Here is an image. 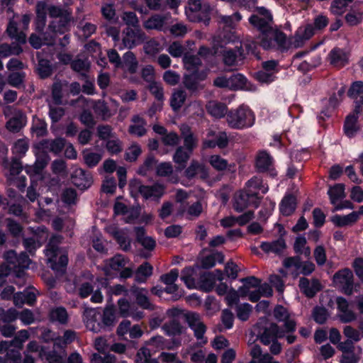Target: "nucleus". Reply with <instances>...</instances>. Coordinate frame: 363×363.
<instances>
[{"instance_id": "obj_6", "label": "nucleus", "mask_w": 363, "mask_h": 363, "mask_svg": "<svg viewBox=\"0 0 363 363\" xmlns=\"http://www.w3.org/2000/svg\"><path fill=\"white\" fill-rule=\"evenodd\" d=\"M211 7L208 3H201V0H189L185 13L187 18L192 22H202L206 26L209 24Z\"/></svg>"}, {"instance_id": "obj_18", "label": "nucleus", "mask_w": 363, "mask_h": 363, "mask_svg": "<svg viewBox=\"0 0 363 363\" xmlns=\"http://www.w3.org/2000/svg\"><path fill=\"white\" fill-rule=\"evenodd\" d=\"M201 272L198 267L184 268L181 273V280L190 289H197Z\"/></svg>"}, {"instance_id": "obj_23", "label": "nucleus", "mask_w": 363, "mask_h": 363, "mask_svg": "<svg viewBox=\"0 0 363 363\" xmlns=\"http://www.w3.org/2000/svg\"><path fill=\"white\" fill-rule=\"evenodd\" d=\"M167 16L155 14L145 21L143 26L147 30L165 31L167 29Z\"/></svg>"}, {"instance_id": "obj_47", "label": "nucleus", "mask_w": 363, "mask_h": 363, "mask_svg": "<svg viewBox=\"0 0 363 363\" xmlns=\"http://www.w3.org/2000/svg\"><path fill=\"white\" fill-rule=\"evenodd\" d=\"M162 330L168 336H177L182 334L185 328H183L176 320L166 323L162 326Z\"/></svg>"}, {"instance_id": "obj_64", "label": "nucleus", "mask_w": 363, "mask_h": 363, "mask_svg": "<svg viewBox=\"0 0 363 363\" xmlns=\"http://www.w3.org/2000/svg\"><path fill=\"white\" fill-rule=\"evenodd\" d=\"M21 355L19 351L11 350L5 357L0 356V363H21Z\"/></svg>"}, {"instance_id": "obj_10", "label": "nucleus", "mask_w": 363, "mask_h": 363, "mask_svg": "<svg viewBox=\"0 0 363 363\" xmlns=\"http://www.w3.org/2000/svg\"><path fill=\"white\" fill-rule=\"evenodd\" d=\"M259 201L258 196L244 189L235 196L233 208L237 212H242L248 206L257 208Z\"/></svg>"}, {"instance_id": "obj_59", "label": "nucleus", "mask_w": 363, "mask_h": 363, "mask_svg": "<svg viewBox=\"0 0 363 363\" xmlns=\"http://www.w3.org/2000/svg\"><path fill=\"white\" fill-rule=\"evenodd\" d=\"M186 94L183 90L175 91L171 98V106L174 110H179L184 104L186 100Z\"/></svg>"}, {"instance_id": "obj_11", "label": "nucleus", "mask_w": 363, "mask_h": 363, "mask_svg": "<svg viewBox=\"0 0 363 363\" xmlns=\"http://www.w3.org/2000/svg\"><path fill=\"white\" fill-rule=\"evenodd\" d=\"M359 116H362L363 118V108L357 103L354 111L347 116L345 121L344 131L347 137H354L359 130Z\"/></svg>"}, {"instance_id": "obj_58", "label": "nucleus", "mask_w": 363, "mask_h": 363, "mask_svg": "<svg viewBox=\"0 0 363 363\" xmlns=\"http://www.w3.org/2000/svg\"><path fill=\"white\" fill-rule=\"evenodd\" d=\"M223 256L220 252L208 255L201 258V264L203 268L209 269L215 266L216 260L223 262Z\"/></svg>"}, {"instance_id": "obj_1", "label": "nucleus", "mask_w": 363, "mask_h": 363, "mask_svg": "<svg viewBox=\"0 0 363 363\" xmlns=\"http://www.w3.org/2000/svg\"><path fill=\"white\" fill-rule=\"evenodd\" d=\"M256 13L250 18V23L261 32L260 45L264 49H284L286 47V35L272 29V16L263 7L257 8Z\"/></svg>"}, {"instance_id": "obj_43", "label": "nucleus", "mask_w": 363, "mask_h": 363, "mask_svg": "<svg viewBox=\"0 0 363 363\" xmlns=\"http://www.w3.org/2000/svg\"><path fill=\"white\" fill-rule=\"evenodd\" d=\"M296 207V198L291 195L286 196L280 204V211L284 216H289L294 213Z\"/></svg>"}, {"instance_id": "obj_54", "label": "nucleus", "mask_w": 363, "mask_h": 363, "mask_svg": "<svg viewBox=\"0 0 363 363\" xmlns=\"http://www.w3.org/2000/svg\"><path fill=\"white\" fill-rule=\"evenodd\" d=\"M102 318L101 323L102 325V330L106 328L113 325L116 321L115 311L111 307H106L101 313Z\"/></svg>"}, {"instance_id": "obj_62", "label": "nucleus", "mask_w": 363, "mask_h": 363, "mask_svg": "<svg viewBox=\"0 0 363 363\" xmlns=\"http://www.w3.org/2000/svg\"><path fill=\"white\" fill-rule=\"evenodd\" d=\"M90 67V62L87 59L77 58L71 62V67L75 72L85 75V72L88 71Z\"/></svg>"}, {"instance_id": "obj_31", "label": "nucleus", "mask_w": 363, "mask_h": 363, "mask_svg": "<svg viewBox=\"0 0 363 363\" xmlns=\"http://www.w3.org/2000/svg\"><path fill=\"white\" fill-rule=\"evenodd\" d=\"M106 230L108 233L113 235L116 238L121 248L127 250L130 247V240L126 238L125 233L123 231L118 230L116 225L112 224L108 225L106 228Z\"/></svg>"}, {"instance_id": "obj_20", "label": "nucleus", "mask_w": 363, "mask_h": 363, "mask_svg": "<svg viewBox=\"0 0 363 363\" xmlns=\"http://www.w3.org/2000/svg\"><path fill=\"white\" fill-rule=\"evenodd\" d=\"M72 182L79 189L84 190L89 188L92 184V177L89 173L81 168L74 169L72 174Z\"/></svg>"}, {"instance_id": "obj_14", "label": "nucleus", "mask_w": 363, "mask_h": 363, "mask_svg": "<svg viewBox=\"0 0 363 363\" xmlns=\"http://www.w3.org/2000/svg\"><path fill=\"white\" fill-rule=\"evenodd\" d=\"M123 44L124 48H132L143 43L146 35L140 27H128L123 33Z\"/></svg>"}, {"instance_id": "obj_27", "label": "nucleus", "mask_w": 363, "mask_h": 363, "mask_svg": "<svg viewBox=\"0 0 363 363\" xmlns=\"http://www.w3.org/2000/svg\"><path fill=\"white\" fill-rule=\"evenodd\" d=\"M336 302L339 311L338 317L342 322L348 323L355 319V314L348 309V303L344 298L338 297Z\"/></svg>"}, {"instance_id": "obj_42", "label": "nucleus", "mask_w": 363, "mask_h": 363, "mask_svg": "<svg viewBox=\"0 0 363 363\" xmlns=\"http://www.w3.org/2000/svg\"><path fill=\"white\" fill-rule=\"evenodd\" d=\"M125 71H128L130 73H135L138 68V62L135 56L131 52H127L123 55V60L121 62V67Z\"/></svg>"}, {"instance_id": "obj_3", "label": "nucleus", "mask_w": 363, "mask_h": 363, "mask_svg": "<svg viewBox=\"0 0 363 363\" xmlns=\"http://www.w3.org/2000/svg\"><path fill=\"white\" fill-rule=\"evenodd\" d=\"M60 242V236H52L45 251L48 262L57 274L65 273L68 263L67 250L59 247Z\"/></svg>"}, {"instance_id": "obj_32", "label": "nucleus", "mask_w": 363, "mask_h": 363, "mask_svg": "<svg viewBox=\"0 0 363 363\" xmlns=\"http://www.w3.org/2000/svg\"><path fill=\"white\" fill-rule=\"evenodd\" d=\"M245 189L250 193L258 196V194H266L268 190V186L263 184L262 180L259 177H253L246 183Z\"/></svg>"}, {"instance_id": "obj_50", "label": "nucleus", "mask_w": 363, "mask_h": 363, "mask_svg": "<svg viewBox=\"0 0 363 363\" xmlns=\"http://www.w3.org/2000/svg\"><path fill=\"white\" fill-rule=\"evenodd\" d=\"M243 286L239 288V292L241 296H247L250 290L257 289L260 281L255 277H250L242 279Z\"/></svg>"}, {"instance_id": "obj_48", "label": "nucleus", "mask_w": 363, "mask_h": 363, "mask_svg": "<svg viewBox=\"0 0 363 363\" xmlns=\"http://www.w3.org/2000/svg\"><path fill=\"white\" fill-rule=\"evenodd\" d=\"M31 264V260L28 257V256L24 253H21L17 258L16 260V266L13 269L18 270H16V277L18 278L24 277V272L23 269H28L30 267V264Z\"/></svg>"}, {"instance_id": "obj_5", "label": "nucleus", "mask_w": 363, "mask_h": 363, "mask_svg": "<svg viewBox=\"0 0 363 363\" xmlns=\"http://www.w3.org/2000/svg\"><path fill=\"white\" fill-rule=\"evenodd\" d=\"M6 32L8 35L15 40L11 45L2 44L0 46V57H7L11 55H18L22 52L21 45L26 42V35L23 31H19L14 20L9 23Z\"/></svg>"}, {"instance_id": "obj_17", "label": "nucleus", "mask_w": 363, "mask_h": 363, "mask_svg": "<svg viewBox=\"0 0 363 363\" xmlns=\"http://www.w3.org/2000/svg\"><path fill=\"white\" fill-rule=\"evenodd\" d=\"M273 313L277 320L284 323V330H282L284 333L293 332L296 330V322L286 308L281 306H277L274 308Z\"/></svg>"}, {"instance_id": "obj_52", "label": "nucleus", "mask_w": 363, "mask_h": 363, "mask_svg": "<svg viewBox=\"0 0 363 363\" xmlns=\"http://www.w3.org/2000/svg\"><path fill=\"white\" fill-rule=\"evenodd\" d=\"M363 18V10L359 8H352L345 16V21L350 26H356Z\"/></svg>"}, {"instance_id": "obj_38", "label": "nucleus", "mask_w": 363, "mask_h": 363, "mask_svg": "<svg viewBox=\"0 0 363 363\" xmlns=\"http://www.w3.org/2000/svg\"><path fill=\"white\" fill-rule=\"evenodd\" d=\"M37 18L35 28L38 32L43 31L46 23V4L40 1L36 6Z\"/></svg>"}, {"instance_id": "obj_37", "label": "nucleus", "mask_w": 363, "mask_h": 363, "mask_svg": "<svg viewBox=\"0 0 363 363\" xmlns=\"http://www.w3.org/2000/svg\"><path fill=\"white\" fill-rule=\"evenodd\" d=\"M301 259L299 257H290L285 258L283 261V265L288 273L294 277L299 275L301 269Z\"/></svg>"}, {"instance_id": "obj_51", "label": "nucleus", "mask_w": 363, "mask_h": 363, "mask_svg": "<svg viewBox=\"0 0 363 363\" xmlns=\"http://www.w3.org/2000/svg\"><path fill=\"white\" fill-rule=\"evenodd\" d=\"M191 153V152L185 149L184 147H179L174 155L173 160L176 164L180 166L181 169H183Z\"/></svg>"}, {"instance_id": "obj_22", "label": "nucleus", "mask_w": 363, "mask_h": 363, "mask_svg": "<svg viewBox=\"0 0 363 363\" xmlns=\"http://www.w3.org/2000/svg\"><path fill=\"white\" fill-rule=\"evenodd\" d=\"M120 313L123 317L131 316L136 320L143 317V313L135 308V305L130 303L125 298H120L118 301Z\"/></svg>"}, {"instance_id": "obj_36", "label": "nucleus", "mask_w": 363, "mask_h": 363, "mask_svg": "<svg viewBox=\"0 0 363 363\" xmlns=\"http://www.w3.org/2000/svg\"><path fill=\"white\" fill-rule=\"evenodd\" d=\"M197 174H199L201 178L205 179L208 177V170L198 162L192 161L185 171V176L191 179Z\"/></svg>"}, {"instance_id": "obj_35", "label": "nucleus", "mask_w": 363, "mask_h": 363, "mask_svg": "<svg viewBox=\"0 0 363 363\" xmlns=\"http://www.w3.org/2000/svg\"><path fill=\"white\" fill-rule=\"evenodd\" d=\"M208 113L214 118H223L227 113V106L225 104L216 101H211L206 105Z\"/></svg>"}, {"instance_id": "obj_7", "label": "nucleus", "mask_w": 363, "mask_h": 363, "mask_svg": "<svg viewBox=\"0 0 363 363\" xmlns=\"http://www.w3.org/2000/svg\"><path fill=\"white\" fill-rule=\"evenodd\" d=\"M285 335L284 332L279 329V327L275 323H271L269 328H267L260 336L261 342L264 345L270 346V352L273 354H278L281 351V345L276 340L279 337H282Z\"/></svg>"}, {"instance_id": "obj_26", "label": "nucleus", "mask_w": 363, "mask_h": 363, "mask_svg": "<svg viewBox=\"0 0 363 363\" xmlns=\"http://www.w3.org/2000/svg\"><path fill=\"white\" fill-rule=\"evenodd\" d=\"M301 291L308 297H313L320 289V284L316 279L310 281L306 278H301L299 280Z\"/></svg>"}, {"instance_id": "obj_57", "label": "nucleus", "mask_w": 363, "mask_h": 363, "mask_svg": "<svg viewBox=\"0 0 363 363\" xmlns=\"http://www.w3.org/2000/svg\"><path fill=\"white\" fill-rule=\"evenodd\" d=\"M183 62L185 68L189 72L197 69L201 63L199 57L196 55H190L189 52L185 53L183 57Z\"/></svg>"}, {"instance_id": "obj_9", "label": "nucleus", "mask_w": 363, "mask_h": 363, "mask_svg": "<svg viewBox=\"0 0 363 363\" xmlns=\"http://www.w3.org/2000/svg\"><path fill=\"white\" fill-rule=\"evenodd\" d=\"M4 114L6 118L10 117L6 125V128L10 131L18 132L26 123V116L11 106H6L4 110Z\"/></svg>"}, {"instance_id": "obj_55", "label": "nucleus", "mask_w": 363, "mask_h": 363, "mask_svg": "<svg viewBox=\"0 0 363 363\" xmlns=\"http://www.w3.org/2000/svg\"><path fill=\"white\" fill-rule=\"evenodd\" d=\"M114 212L116 214H122V215L129 214V216L127 218H125V222H127V223L130 222L133 219L137 218V216H138L137 211H133V210L129 211L128 210L127 206L124 203L119 202L118 201H117L115 203Z\"/></svg>"}, {"instance_id": "obj_25", "label": "nucleus", "mask_w": 363, "mask_h": 363, "mask_svg": "<svg viewBox=\"0 0 363 363\" xmlns=\"http://www.w3.org/2000/svg\"><path fill=\"white\" fill-rule=\"evenodd\" d=\"M22 170L21 164L17 160H13L10 167V175L9 180L13 181L14 185L18 187L20 190H23L26 186V179L24 176L14 178L15 176L19 174Z\"/></svg>"}, {"instance_id": "obj_41", "label": "nucleus", "mask_w": 363, "mask_h": 363, "mask_svg": "<svg viewBox=\"0 0 363 363\" xmlns=\"http://www.w3.org/2000/svg\"><path fill=\"white\" fill-rule=\"evenodd\" d=\"M272 164V159L265 151L259 152L256 157V167L259 172L269 170Z\"/></svg>"}, {"instance_id": "obj_8", "label": "nucleus", "mask_w": 363, "mask_h": 363, "mask_svg": "<svg viewBox=\"0 0 363 363\" xmlns=\"http://www.w3.org/2000/svg\"><path fill=\"white\" fill-rule=\"evenodd\" d=\"M128 261L121 255H116L111 259L107 260L104 265V270L107 275H111L114 272H121L122 278H128L133 274L132 269L126 267Z\"/></svg>"}, {"instance_id": "obj_21", "label": "nucleus", "mask_w": 363, "mask_h": 363, "mask_svg": "<svg viewBox=\"0 0 363 363\" xmlns=\"http://www.w3.org/2000/svg\"><path fill=\"white\" fill-rule=\"evenodd\" d=\"M314 33L315 28L311 24L300 27L293 38L291 41L292 46L294 48L301 47L304 44L305 41L310 39Z\"/></svg>"}, {"instance_id": "obj_29", "label": "nucleus", "mask_w": 363, "mask_h": 363, "mask_svg": "<svg viewBox=\"0 0 363 363\" xmlns=\"http://www.w3.org/2000/svg\"><path fill=\"white\" fill-rule=\"evenodd\" d=\"M359 219V213L353 211L348 215H335L331 218L332 222L338 227L352 225Z\"/></svg>"}, {"instance_id": "obj_44", "label": "nucleus", "mask_w": 363, "mask_h": 363, "mask_svg": "<svg viewBox=\"0 0 363 363\" xmlns=\"http://www.w3.org/2000/svg\"><path fill=\"white\" fill-rule=\"evenodd\" d=\"M328 194L330 196V202L333 205H336L345 198V186L342 184H337L334 186L330 187Z\"/></svg>"}, {"instance_id": "obj_28", "label": "nucleus", "mask_w": 363, "mask_h": 363, "mask_svg": "<svg viewBox=\"0 0 363 363\" xmlns=\"http://www.w3.org/2000/svg\"><path fill=\"white\" fill-rule=\"evenodd\" d=\"M230 89H245L247 91H255V87L252 86L245 77L241 74H232L230 77Z\"/></svg>"}, {"instance_id": "obj_63", "label": "nucleus", "mask_w": 363, "mask_h": 363, "mask_svg": "<svg viewBox=\"0 0 363 363\" xmlns=\"http://www.w3.org/2000/svg\"><path fill=\"white\" fill-rule=\"evenodd\" d=\"M353 0H333L330 10L335 15H342Z\"/></svg>"}, {"instance_id": "obj_16", "label": "nucleus", "mask_w": 363, "mask_h": 363, "mask_svg": "<svg viewBox=\"0 0 363 363\" xmlns=\"http://www.w3.org/2000/svg\"><path fill=\"white\" fill-rule=\"evenodd\" d=\"M185 317L189 327L194 330L196 338L202 340V342L206 343L207 340H203L206 326L201 321L199 315L196 313L189 312L185 314Z\"/></svg>"}, {"instance_id": "obj_53", "label": "nucleus", "mask_w": 363, "mask_h": 363, "mask_svg": "<svg viewBox=\"0 0 363 363\" xmlns=\"http://www.w3.org/2000/svg\"><path fill=\"white\" fill-rule=\"evenodd\" d=\"M67 311L62 307L55 308L50 312V319L52 322L65 324L67 323Z\"/></svg>"}, {"instance_id": "obj_15", "label": "nucleus", "mask_w": 363, "mask_h": 363, "mask_svg": "<svg viewBox=\"0 0 363 363\" xmlns=\"http://www.w3.org/2000/svg\"><path fill=\"white\" fill-rule=\"evenodd\" d=\"M48 233L46 228L39 227L32 238L23 240V245L26 250L32 255L48 239Z\"/></svg>"}, {"instance_id": "obj_19", "label": "nucleus", "mask_w": 363, "mask_h": 363, "mask_svg": "<svg viewBox=\"0 0 363 363\" xmlns=\"http://www.w3.org/2000/svg\"><path fill=\"white\" fill-rule=\"evenodd\" d=\"M54 347L46 355L45 359L49 363H65L67 357L65 348L60 345V338H52Z\"/></svg>"}, {"instance_id": "obj_2", "label": "nucleus", "mask_w": 363, "mask_h": 363, "mask_svg": "<svg viewBox=\"0 0 363 363\" xmlns=\"http://www.w3.org/2000/svg\"><path fill=\"white\" fill-rule=\"evenodd\" d=\"M65 145L63 138L53 140H43L35 145L36 161L33 166H26V172L30 175L32 182L42 178V171L48 162L47 153L52 152L55 154L61 152Z\"/></svg>"}, {"instance_id": "obj_39", "label": "nucleus", "mask_w": 363, "mask_h": 363, "mask_svg": "<svg viewBox=\"0 0 363 363\" xmlns=\"http://www.w3.org/2000/svg\"><path fill=\"white\" fill-rule=\"evenodd\" d=\"M69 21L70 16L64 15L61 18L52 21L49 29L55 33H64L67 30Z\"/></svg>"}, {"instance_id": "obj_12", "label": "nucleus", "mask_w": 363, "mask_h": 363, "mask_svg": "<svg viewBox=\"0 0 363 363\" xmlns=\"http://www.w3.org/2000/svg\"><path fill=\"white\" fill-rule=\"evenodd\" d=\"M334 284L341 288L342 291L347 295H350L353 291V274L349 269H344L340 270L333 276Z\"/></svg>"}, {"instance_id": "obj_34", "label": "nucleus", "mask_w": 363, "mask_h": 363, "mask_svg": "<svg viewBox=\"0 0 363 363\" xmlns=\"http://www.w3.org/2000/svg\"><path fill=\"white\" fill-rule=\"evenodd\" d=\"M142 189L141 196L144 199H157L163 195L164 188L162 184H155L152 186H145Z\"/></svg>"}, {"instance_id": "obj_60", "label": "nucleus", "mask_w": 363, "mask_h": 363, "mask_svg": "<svg viewBox=\"0 0 363 363\" xmlns=\"http://www.w3.org/2000/svg\"><path fill=\"white\" fill-rule=\"evenodd\" d=\"M83 157L86 164L90 167H95L101 160L102 155L91 152L90 150L83 151Z\"/></svg>"}, {"instance_id": "obj_56", "label": "nucleus", "mask_w": 363, "mask_h": 363, "mask_svg": "<svg viewBox=\"0 0 363 363\" xmlns=\"http://www.w3.org/2000/svg\"><path fill=\"white\" fill-rule=\"evenodd\" d=\"M152 274V267L147 262L140 265L135 274V279L138 282H145L147 277Z\"/></svg>"}, {"instance_id": "obj_13", "label": "nucleus", "mask_w": 363, "mask_h": 363, "mask_svg": "<svg viewBox=\"0 0 363 363\" xmlns=\"http://www.w3.org/2000/svg\"><path fill=\"white\" fill-rule=\"evenodd\" d=\"M101 313L99 309L86 308L83 314V320L86 328L94 333H99L102 330L101 319Z\"/></svg>"}, {"instance_id": "obj_30", "label": "nucleus", "mask_w": 363, "mask_h": 363, "mask_svg": "<svg viewBox=\"0 0 363 363\" xmlns=\"http://www.w3.org/2000/svg\"><path fill=\"white\" fill-rule=\"evenodd\" d=\"M329 59L331 65L337 67H341L347 63L348 55L340 48H334L329 54Z\"/></svg>"}, {"instance_id": "obj_40", "label": "nucleus", "mask_w": 363, "mask_h": 363, "mask_svg": "<svg viewBox=\"0 0 363 363\" xmlns=\"http://www.w3.org/2000/svg\"><path fill=\"white\" fill-rule=\"evenodd\" d=\"M137 303L144 309L153 310L154 306L147 298V291L145 289H136L133 291Z\"/></svg>"}, {"instance_id": "obj_46", "label": "nucleus", "mask_w": 363, "mask_h": 363, "mask_svg": "<svg viewBox=\"0 0 363 363\" xmlns=\"http://www.w3.org/2000/svg\"><path fill=\"white\" fill-rule=\"evenodd\" d=\"M133 124L129 128V132L137 136H142L146 133L145 122L139 116H135L132 119Z\"/></svg>"}, {"instance_id": "obj_24", "label": "nucleus", "mask_w": 363, "mask_h": 363, "mask_svg": "<svg viewBox=\"0 0 363 363\" xmlns=\"http://www.w3.org/2000/svg\"><path fill=\"white\" fill-rule=\"evenodd\" d=\"M261 249L266 253H274L281 255L286 247V242L282 238H279L272 242H263L260 245Z\"/></svg>"}, {"instance_id": "obj_33", "label": "nucleus", "mask_w": 363, "mask_h": 363, "mask_svg": "<svg viewBox=\"0 0 363 363\" xmlns=\"http://www.w3.org/2000/svg\"><path fill=\"white\" fill-rule=\"evenodd\" d=\"M216 284V274L210 272L201 273L197 289L208 292L213 290Z\"/></svg>"}, {"instance_id": "obj_4", "label": "nucleus", "mask_w": 363, "mask_h": 363, "mask_svg": "<svg viewBox=\"0 0 363 363\" xmlns=\"http://www.w3.org/2000/svg\"><path fill=\"white\" fill-rule=\"evenodd\" d=\"M228 125L233 129L242 130L252 127L255 121L252 111L246 105L230 110L226 114Z\"/></svg>"}, {"instance_id": "obj_45", "label": "nucleus", "mask_w": 363, "mask_h": 363, "mask_svg": "<svg viewBox=\"0 0 363 363\" xmlns=\"http://www.w3.org/2000/svg\"><path fill=\"white\" fill-rule=\"evenodd\" d=\"M250 355L254 363H266L272 359V356L268 353H263L259 345H252L250 348Z\"/></svg>"}, {"instance_id": "obj_61", "label": "nucleus", "mask_w": 363, "mask_h": 363, "mask_svg": "<svg viewBox=\"0 0 363 363\" xmlns=\"http://www.w3.org/2000/svg\"><path fill=\"white\" fill-rule=\"evenodd\" d=\"M147 345L150 346V350L154 352L160 350H164L165 348H170L169 346L166 345V342L164 337L160 335L152 337L147 342Z\"/></svg>"}, {"instance_id": "obj_49", "label": "nucleus", "mask_w": 363, "mask_h": 363, "mask_svg": "<svg viewBox=\"0 0 363 363\" xmlns=\"http://www.w3.org/2000/svg\"><path fill=\"white\" fill-rule=\"evenodd\" d=\"M307 241L304 236L299 235L298 236L294 244V251L301 255H303L306 257H309L311 256V249L308 246L306 245Z\"/></svg>"}]
</instances>
